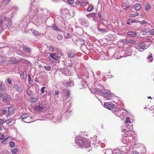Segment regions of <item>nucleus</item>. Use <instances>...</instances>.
<instances>
[{"label": "nucleus", "mask_w": 154, "mask_h": 154, "mask_svg": "<svg viewBox=\"0 0 154 154\" xmlns=\"http://www.w3.org/2000/svg\"><path fill=\"white\" fill-rule=\"evenodd\" d=\"M45 88V87H43L41 88V91L42 93H44Z\"/></svg>", "instance_id": "nucleus-49"}, {"label": "nucleus", "mask_w": 154, "mask_h": 154, "mask_svg": "<svg viewBox=\"0 0 154 154\" xmlns=\"http://www.w3.org/2000/svg\"><path fill=\"white\" fill-rule=\"evenodd\" d=\"M5 60L4 58L0 57V64H2Z\"/></svg>", "instance_id": "nucleus-39"}, {"label": "nucleus", "mask_w": 154, "mask_h": 154, "mask_svg": "<svg viewBox=\"0 0 154 154\" xmlns=\"http://www.w3.org/2000/svg\"><path fill=\"white\" fill-rule=\"evenodd\" d=\"M13 119L11 118H10V119L6 120L5 121L6 123L7 124H9L12 121V120Z\"/></svg>", "instance_id": "nucleus-43"}, {"label": "nucleus", "mask_w": 154, "mask_h": 154, "mask_svg": "<svg viewBox=\"0 0 154 154\" xmlns=\"http://www.w3.org/2000/svg\"><path fill=\"white\" fill-rule=\"evenodd\" d=\"M131 130L127 131L126 133H125V134L127 136H130L131 135Z\"/></svg>", "instance_id": "nucleus-28"}, {"label": "nucleus", "mask_w": 154, "mask_h": 154, "mask_svg": "<svg viewBox=\"0 0 154 154\" xmlns=\"http://www.w3.org/2000/svg\"><path fill=\"white\" fill-rule=\"evenodd\" d=\"M40 107L42 109H44L46 107L45 103L43 102L42 103H40L39 104Z\"/></svg>", "instance_id": "nucleus-23"}, {"label": "nucleus", "mask_w": 154, "mask_h": 154, "mask_svg": "<svg viewBox=\"0 0 154 154\" xmlns=\"http://www.w3.org/2000/svg\"><path fill=\"white\" fill-rule=\"evenodd\" d=\"M59 93L58 91H56L55 92V94L56 95H57L59 94Z\"/></svg>", "instance_id": "nucleus-60"}, {"label": "nucleus", "mask_w": 154, "mask_h": 154, "mask_svg": "<svg viewBox=\"0 0 154 154\" xmlns=\"http://www.w3.org/2000/svg\"><path fill=\"white\" fill-rule=\"evenodd\" d=\"M8 137L5 138L4 139L3 141L2 142V143H4L5 141L8 138Z\"/></svg>", "instance_id": "nucleus-57"}, {"label": "nucleus", "mask_w": 154, "mask_h": 154, "mask_svg": "<svg viewBox=\"0 0 154 154\" xmlns=\"http://www.w3.org/2000/svg\"><path fill=\"white\" fill-rule=\"evenodd\" d=\"M28 76L29 77V79H28L29 83L31 84L32 82V81L31 79V78L30 75H29Z\"/></svg>", "instance_id": "nucleus-44"}, {"label": "nucleus", "mask_w": 154, "mask_h": 154, "mask_svg": "<svg viewBox=\"0 0 154 154\" xmlns=\"http://www.w3.org/2000/svg\"><path fill=\"white\" fill-rule=\"evenodd\" d=\"M27 94L29 96H31L32 94V92L30 91H27Z\"/></svg>", "instance_id": "nucleus-48"}, {"label": "nucleus", "mask_w": 154, "mask_h": 154, "mask_svg": "<svg viewBox=\"0 0 154 154\" xmlns=\"http://www.w3.org/2000/svg\"><path fill=\"white\" fill-rule=\"evenodd\" d=\"M99 92L100 94H103V93H104V92H102V91L101 89L100 90H99L98 92Z\"/></svg>", "instance_id": "nucleus-58"}, {"label": "nucleus", "mask_w": 154, "mask_h": 154, "mask_svg": "<svg viewBox=\"0 0 154 154\" xmlns=\"http://www.w3.org/2000/svg\"><path fill=\"white\" fill-rule=\"evenodd\" d=\"M139 23L142 24H143L146 23L147 22L145 20H143L142 21H139Z\"/></svg>", "instance_id": "nucleus-46"}, {"label": "nucleus", "mask_w": 154, "mask_h": 154, "mask_svg": "<svg viewBox=\"0 0 154 154\" xmlns=\"http://www.w3.org/2000/svg\"><path fill=\"white\" fill-rule=\"evenodd\" d=\"M33 33L34 35L36 36H38L39 35V32L36 30H34Z\"/></svg>", "instance_id": "nucleus-35"}, {"label": "nucleus", "mask_w": 154, "mask_h": 154, "mask_svg": "<svg viewBox=\"0 0 154 154\" xmlns=\"http://www.w3.org/2000/svg\"><path fill=\"white\" fill-rule=\"evenodd\" d=\"M15 58L14 57H11L10 58V59L8 60L10 62H13V63H16V62H14Z\"/></svg>", "instance_id": "nucleus-33"}, {"label": "nucleus", "mask_w": 154, "mask_h": 154, "mask_svg": "<svg viewBox=\"0 0 154 154\" xmlns=\"http://www.w3.org/2000/svg\"><path fill=\"white\" fill-rule=\"evenodd\" d=\"M30 118H31L30 116H27L26 117H25V116H24L22 118L23 119H26V121H25V122L27 123H29L31 122L30 121L28 120V119H29Z\"/></svg>", "instance_id": "nucleus-24"}, {"label": "nucleus", "mask_w": 154, "mask_h": 154, "mask_svg": "<svg viewBox=\"0 0 154 154\" xmlns=\"http://www.w3.org/2000/svg\"><path fill=\"white\" fill-rule=\"evenodd\" d=\"M27 73L26 71H23L20 75V77L21 79H23L26 81V79Z\"/></svg>", "instance_id": "nucleus-9"}, {"label": "nucleus", "mask_w": 154, "mask_h": 154, "mask_svg": "<svg viewBox=\"0 0 154 154\" xmlns=\"http://www.w3.org/2000/svg\"><path fill=\"white\" fill-rule=\"evenodd\" d=\"M3 22V20L2 19L0 18V26L2 25Z\"/></svg>", "instance_id": "nucleus-59"}, {"label": "nucleus", "mask_w": 154, "mask_h": 154, "mask_svg": "<svg viewBox=\"0 0 154 154\" xmlns=\"http://www.w3.org/2000/svg\"><path fill=\"white\" fill-rule=\"evenodd\" d=\"M1 98L2 99L3 102L5 103H9L11 99V96L6 94H0V99Z\"/></svg>", "instance_id": "nucleus-1"}, {"label": "nucleus", "mask_w": 154, "mask_h": 154, "mask_svg": "<svg viewBox=\"0 0 154 154\" xmlns=\"http://www.w3.org/2000/svg\"><path fill=\"white\" fill-rule=\"evenodd\" d=\"M93 9V6H90V7H88L87 9V11H91Z\"/></svg>", "instance_id": "nucleus-37"}, {"label": "nucleus", "mask_w": 154, "mask_h": 154, "mask_svg": "<svg viewBox=\"0 0 154 154\" xmlns=\"http://www.w3.org/2000/svg\"><path fill=\"white\" fill-rule=\"evenodd\" d=\"M51 57L54 60H56L57 58V56L55 54H51L50 55Z\"/></svg>", "instance_id": "nucleus-21"}, {"label": "nucleus", "mask_w": 154, "mask_h": 154, "mask_svg": "<svg viewBox=\"0 0 154 154\" xmlns=\"http://www.w3.org/2000/svg\"><path fill=\"white\" fill-rule=\"evenodd\" d=\"M5 121L4 120L2 119H0V124H2Z\"/></svg>", "instance_id": "nucleus-56"}, {"label": "nucleus", "mask_w": 154, "mask_h": 154, "mask_svg": "<svg viewBox=\"0 0 154 154\" xmlns=\"http://www.w3.org/2000/svg\"><path fill=\"white\" fill-rule=\"evenodd\" d=\"M125 122L127 124H128V123H131V120L130 119V118L128 117L126 118Z\"/></svg>", "instance_id": "nucleus-30"}, {"label": "nucleus", "mask_w": 154, "mask_h": 154, "mask_svg": "<svg viewBox=\"0 0 154 154\" xmlns=\"http://www.w3.org/2000/svg\"><path fill=\"white\" fill-rule=\"evenodd\" d=\"M57 38L59 40H61L63 38V36L61 35H59L57 36Z\"/></svg>", "instance_id": "nucleus-42"}, {"label": "nucleus", "mask_w": 154, "mask_h": 154, "mask_svg": "<svg viewBox=\"0 0 154 154\" xmlns=\"http://www.w3.org/2000/svg\"><path fill=\"white\" fill-rule=\"evenodd\" d=\"M137 49L140 51V49H145V44L143 42H141L139 45L137 47Z\"/></svg>", "instance_id": "nucleus-5"}, {"label": "nucleus", "mask_w": 154, "mask_h": 154, "mask_svg": "<svg viewBox=\"0 0 154 154\" xmlns=\"http://www.w3.org/2000/svg\"><path fill=\"white\" fill-rule=\"evenodd\" d=\"M13 8L15 9L16 10L18 9V8L17 7H14Z\"/></svg>", "instance_id": "nucleus-63"}, {"label": "nucleus", "mask_w": 154, "mask_h": 154, "mask_svg": "<svg viewBox=\"0 0 154 154\" xmlns=\"http://www.w3.org/2000/svg\"><path fill=\"white\" fill-rule=\"evenodd\" d=\"M44 67L47 71H49L51 69V66H45Z\"/></svg>", "instance_id": "nucleus-40"}, {"label": "nucleus", "mask_w": 154, "mask_h": 154, "mask_svg": "<svg viewBox=\"0 0 154 154\" xmlns=\"http://www.w3.org/2000/svg\"><path fill=\"white\" fill-rule=\"evenodd\" d=\"M60 13L61 15L66 17H69L70 14L67 8H61Z\"/></svg>", "instance_id": "nucleus-2"}, {"label": "nucleus", "mask_w": 154, "mask_h": 154, "mask_svg": "<svg viewBox=\"0 0 154 154\" xmlns=\"http://www.w3.org/2000/svg\"><path fill=\"white\" fill-rule=\"evenodd\" d=\"M7 81L8 83L9 84H11L12 82L11 80L9 78H8Z\"/></svg>", "instance_id": "nucleus-51"}, {"label": "nucleus", "mask_w": 154, "mask_h": 154, "mask_svg": "<svg viewBox=\"0 0 154 154\" xmlns=\"http://www.w3.org/2000/svg\"><path fill=\"white\" fill-rule=\"evenodd\" d=\"M53 29L56 31H61V30L59 29L56 25L53 26Z\"/></svg>", "instance_id": "nucleus-32"}, {"label": "nucleus", "mask_w": 154, "mask_h": 154, "mask_svg": "<svg viewBox=\"0 0 154 154\" xmlns=\"http://www.w3.org/2000/svg\"><path fill=\"white\" fill-rule=\"evenodd\" d=\"M2 82H0V91H2L4 92H5L6 91V89L4 87H2Z\"/></svg>", "instance_id": "nucleus-19"}, {"label": "nucleus", "mask_w": 154, "mask_h": 154, "mask_svg": "<svg viewBox=\"0 0 154 154\" xmlns=\"http://www.w3.org/2000/svg\"><path fill=\"white\" fill-rule=\"evenodd\" d=\"M39 99V98L38 97H30L29 100V101L32 103H35L38 101Z\"/></svg>", "instance_id": "nucleus-11"}, {"label": "nucleus", "mask_w": 154, "mask_h": 154, "mask_svg": "<svg viewBox=\"0 0 154 154\" xmlns=\"http://www.w3.org/2000/svg\"><path fill=\"white\" fill-rule=\"evenodd\" d=\"M21 59L23 60V62L27 64H29L30 63V62L28 60L23 58L22 59Z\"/></svg>", "instance_id": "nucleus-34"}, {"label": "nucleus", "mask_w": 154, "mask_h": 154, "mask_svg": "<svg viewBox=\"0 0 154 154\" xmlns=\"http://www.w3.org/2000/svg\"><path fill=\"white\" fill-rule=\"evenodd\" d=\"M147 59L149 60V61L150 62H153V59L152 57V54L151 53H150V55L147 57Z\"/></svg>", "instance_id": "nucleus-17"}, {"label": "nucleus", "mask_w": 154, "mask_h": 154, "mask_svg": "<svg viewBox=\"0 0 154 154\" xmlns=\"http://www.w3.org/2000/svg\"><path fill=\"white\" fill-rule=\"evenodd\" d=\"M66 85L69 87L73 86L74 85V83L72 82H66Z\"/></svg>", "instance_id": "nucleus-27"}, {"label": "nucleus", "mask_w": 154, "mask_h": 154, "mask_svg": "<svg viewBox=\"0 0 154 154\" xmlns=\"http://www.w3.org/2000/svg\"><path fill=\"white\" fill-rule=\"evenodd\" d=\"M35 109L36 110L41 111L42 109L40 107L39 105L38 106H35Z\"/></svg>", "instance_id": "nucleus-29"}, {"label": "nucleus", "mask_w": 154, "mask_h": 154, "mask_svg": "<svg viewBox=\"0 0 154 154\" xmlns=\"http://www.w3.org/2000/svg\"><path fill=\"white\" fill-rule=\"evenodd\" d=\"M129 6V5L128 3H124L122 5V7L125 10Z\"/></svg>", "instance_id": "nucleus-20"}, {"label": "nucleus", "mask_w": 154, "mask_h": 154, "mask_svg": "<svg viewBox=\"0 0 154 154\" xmlns=\"http://www.w3.org/2000/svg\"><path fill=\"white\" fill-rule=\"evenodd\" d=\"M68 55L69 58H72L75 56V54L74 51H71L68 53Z\"/></svg>", "instance_id": "nucleus-14"}, {"label": "nucleus", "mask_w": 154, "mask_h": 154, "mask_svg": "<svg viewBox=\"0 0 154 154\" xmlns=\"http://www.w3.org/2000/svg\"><path fill=\"white\" fill-rule=\"evenodd\" d=\"M18 149L17 148H15L11 150L12 154H16L18 151Z\"/></svg>", "instance_id": "nucleus-26"}, {"label": "nucleus", "mask_w": 154, "mask_h": 154, "mask_svg": "<svg viewBox=\"0 0 154 154\" xmlns=\"http://www.w3.org/2000/svg\"><path fill=\"white\" fill-rule=\"evenodd\" d=\"M79 22L82 25L85 26H86L88 24V20L86 19L83 18H80L79 19Z\"/></svg>", "instance_id": "nucleus-6"}, {"label": "nucleus", "mask_w": 154, "mask_h": 154, "mask_svg": "<svg viewBox=\"0 0 154 154\" xmlns=\"http://www.w3.org/2000/svg\"><path fill=\"white\" fill-rule=\"evenodd\" d=\"M70 92L68 90L67 91L66 96L67 97H70Z\"/></svg>", "instance_id": "nucleus-52"}, {"label": "nucleus", "mask_w": 154, "mask_h": 154, "mask_svg": "<svg viewBox=\"0 0 154 154\" xmlns=\"http://www.w3.org/2000/svg\"><path fill=\"white\" fill-rule=\"evenodd\" d=\"M127 34L132 37H134L136 35V33L134 32L129 31L127 32Z\"/></svg>", "instance_id": "nucleus-16"}, {"label": "nucleus", "mask_w": 154, "mask_h": 154, "mask_svg": "<svg viewBox=\"0 0 154 154\" xmlns=\"http://www.w3.org/2000/svg\"><path fill=\"white\" fill-rule=\"evenodd\" d=\"M98 30L99 31L105 33L106 32V30L104 29L100 28H99L98 29Z\"/></svg>", "instance_id": "nucleus-41"}, {"label": "nucleus", "mask_w": 154, "mask_h": 154, "mask_svg": "<svg viewBox=\"0 0 154 154\" xmlns=\"http://www.w3.org/2000/svg\"><path fill=\"white\" fill-rule=\"evenodd\" d=\"M50 49L51 50L53 51L54 50V47L53 46H52L50 47Z\"/></svg>", "instance_id": "nucleus-62"}, {"label": "nucleus", "mask_w": 154, "mask_h": 154, "mask_svg": "<svg viewBox=\"0 0 154 154\" xmlns=\"http://www.w3.org/2000/svg\"><path fill=\"white\" fill-rule=\"evenodd\" d=\"M10 146L11 147H14L15 146V144L13 142L11 141L10 143Z\"/></svg>", "instance_id": "nucleus-36"}, {"label": "nucleus", "mask_w": 154, "mask_h": 154, "mask_svg": "<svg viewBox=\"0 0 154 154\" xmlns=\"http://www.w3.org/2000/svg\"><path fill=\"white\" fill-rule=\"evenodd\" d=\"M17 90L19 92H21L22 91V88L20 87L17 86L16 88Z\"/></svg>", "instance_id": "nucleus-31"}, {"label": "nucleus", "mask_w": 154, "mask_h": 154, "mask_svg": "<svg viewBox=\"0 0 154 154\" xmlns=\"http://www.w3.org/2000/svg\"><path fill=\"white\" fill-rule=\"evenodd\" d=\"M139 14L138 13H137V14H131L130 15V17H134L138 15Z\"/></svg>", "instance_id": "nucleus-38"}, {"label": "nucleus", "mask_w": 154, "mask_h": 154, "mask_svg": "<svg viewBox=\"0 0 154 154\" xmlns=\"http://www.w3.org/2000/svg\"><path fill=\"white\" fill-rule=\"evenodd\" d=\"M11 0H4V2L6 4H8Z\"/></svg>", "instance_id": "nucleus-53"}, {"label": "nucleus", "mask_w": 154, "mask_h": 154, "mask_svg": "<svg viewBox=\"0 0 154 154\" xmlns=\"http://www.w3.org/2000/svg\"><path fill=\"white\" fill-rule=\"evenodd\" d=\"M74 1V0H68V2L70 4H73Z\"/></svg>", "instance_id": "nucleus-47"}, {"label": "nucleus", "mask_w": 154, "mask_h": 154, "mask_svg": "<svg viewBox=\"0 0 154 154\" xmlns=\"http://www.w3.org/2000/svg\"><path fill=\"white\" fill-rule=\"evenodd\" d=\"M63 70L65 71L64 73V74H65L66 75H70V73H69V70L67 69H65Z\"/></svg>", "instance_id": "nucleus-25"}, {"label": "nucleus", "mask_w": 154, "mask_h": 154, "mask_svg": "<svg viewBox=\"0 0 154 154\" xmlns=\"http://www.w3.org/2000/svg\"><path fill=\"white\" fill-rule=\"evenodd\" d=\"M95 91V93H97L98 92L99 89L97 88H95L94 89Z\"/></svg>", "instance_id": "nucleus-54"}, {"label": "nucleus", "mask_w": 154, "mask_h": 154, "mask_svg": "<svg viewBox=\"0 0 154 154\" xmlns=\"http://www.w3.org/2000/svg\"><path fill=\"white\" fill-rule=\"evenodd\" d=\"M4 135H0V140H2L4 138Z\"/></svg>", "instance_id": "nucleus-55"}, {"label": "nucleus", "mask_w": 154, "mask_h": 154, "mask_svg": "<svg viewBox=\"0 0 154 154\" xmlns=\"http://www.w3.org/2000/svg\"><path fill=\"white\" fill-rule=\"evenodd\" d=\"M23 51L26 53H29L31 52L29 48L26 46L23 47Z\"/></svg>", "instance_id": "nucleus-13"}, {"label": "nucleus", "mask_w": 154, "mask_h": 154, "mask_svg": "<svg viewBox=\"0 0 154 154\" xmlns=\"http://www.w3.org/2000/svg\"><path fill=\"white\" fill-rule=\"evenodd\" d=\"M127 130L125 129H123L122 130V132H125V133H126V131Z\"/></svg>", "instance_id": "nucleus-64"}, {"label": "nucleus", "mask_w": 154, "mask_h": 154, "mask_svg": "<svg viewBox=\"0 0 154 154\" xmlns=\"http://www.w3.org/2000/svg\"><path fill=\"white\" fill-rule=\"evenodd\" d=\"M103 95L105 99L110 100L111 99L112 96L108 92H104V93H103Z\"/></svg>", "instance_id": "nucleus-8"}, {"label": "nucleus", "mask_w": 154, "mask_h": 154, "mask_svg": "<svg viewBox=\"0 0 154 154\" xmlns=\"http://www.w3.org/2000/svg\"><path fill=\"white\" fill-rule=\"evenodd\" d=\"M141 7V6L138 4H136L134 5V8L135 10L138 11L140 10Z\"/></svg>", "instance_id": "nucleus-15"}, {"label": "nucleus", "mask_w": 154, "mask_h": 154, "mask_svg": "<svg viewBox=\"0 0 154 154\" xmlns=\"http://www.w3.org/2000/svg\"><path fill=\"white\" fill-rule=\"evenodd\" d=\"M15 111V108L12 106H10L8 108V115H12Z\"/></svg>", "instance_id": "nucleus-7"}, {"label": "nucleus", "mask_w": 154, "mask_h": 154, "mask_svg": "<svg viewBox=\"0 0 154 154\" xmlns=\"http://www.w3.org/2000/svg\"><path fill=\"white\" fill-rule=\"evenodd\" d=\"M149 32L151 35H154V29H152L149 31Z\"/></svg>", "instance_id": "nucleus-45"}, {"label": "nucleus", "mask_w": 154, "mask_h": 154, "mask_svg": "<svg viewBox=\"0 0 154 154\" xmlns=\"http://www.w3.org/2000/svg\"><path fill=\"white\" fill-rule=\"evenodd\" d=\"M86 16L88 18H90L91 17H96V14L95 13H93L91 14H86Z\"/></svg>", "instance_id": "nucleus-18"}, {"label": "nucleus", "mask_w": 154, "mask_h": 154, "mask_svg": "<svg viewBox=\"0 0 154 154\" xmlns=\"http://www.w3.org/2000/svg\"><path fill=\"white\" fill-rule=\"evenodd\" d=\"M132 154H139V153L137 152L136 151H133L132 153Z\"/></svg>", "instance_id": "nucleus-61"}, {"label": "nucleus", "mask_w": 154, "mask_h": 154, "mask_svg": "<svg viewBox=\"0 0 154 154\" xmlns=\"http://www.w3.org/2000/svg\"><path fill=\"white\" fill-rule=\"evenodd\" d=\"M84 146H85V147H89L90 146V143L89 141H88V140L85 139H84Z\"/></svg>", "instance_id": "nucleus-12"}, {"label": "nucleus", "mask_w": 154, "mask_h": 154, "mask_svg": "<svg viewBox=\"0 0 154 154\" xmlns=\"http://www.w3.org/2000/svg\"><path fill=\"white\" fill-rule=\"evenodd\" d=\"M7 112V110L6 109H3L2 111V114H4L5 113H6Z\"/></svg>", "instance_id": "nucleus-50"}, {"label": "nucleus", "mask_w": 154, "mask_h": 154, "mask_svg": "<svg viewBox=\"0 0 154 154\" xmlns=\"http://www.w3.org/2000/svg\"><path fill=\"white\" fill-rule=\"evenodd\" d=\"M114 105L113 104H110L109 103H104V106L109 109H113V107Z\"/></svg>", "instance_id": "nucleus-4"}, {"label": "nucleus", "mask_w": 154, "mask_h": 154, "mask_svg": "<svg viewBox=\"0 0 154 154\" xmlns=\"http://www.w3.org/2000/svg\"><path fill=\"white\" fill-rule=\"evenodd\" d=\"M151 7L150 6L149 4H147L145 6V10L147 11H148L149 10H150Z\"/></svg>", "instance_id": "nucleus-22"}, {"label": "nucleus", "mask_w": 154, "mask_h": 154, "mask_svg": "<svg viewBox=\"0 0 154 154\" xmlns=\"http://www.w3.org/2000/svg\"><path fill=\"white\" fill-rule=\"evenodd\" d=\"M136 43V42L130 39H126L125 41V43L127 44H131L133 45H135Z\"/></svg>", "instance_id": "nucleus-10"}, {"label": "nucleus", "mask_w": 154, "mask_h": 154, "mask_svg": "<svg viewBox=\"0 0 154 154\" xmlns=\"http://www.w3.org/2000/svg\"><path fill=\"white\" fill-rule=\"evenodd\" d=\"M84 139L81 138L79 139L76 140V143L77 144L78 146L82 147L84 146Z\"/></svg>", "instance_id": "nucleus-3"}]
</instances>
